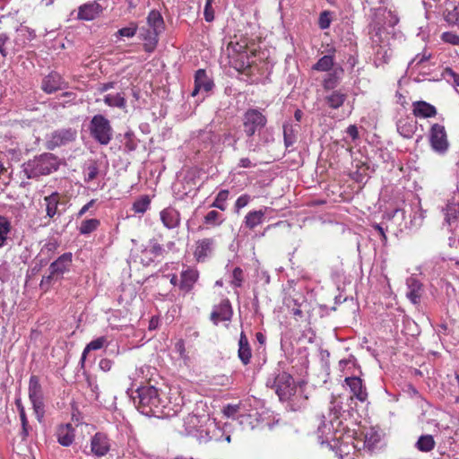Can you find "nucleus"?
<instances>
[{
	"mask_svg": "<svg viewBox=\"0 0 459 459\" xmlns=\"http://www.w3.org/2000/svg\"><path fill=\"white\" fill-rule=\"evenodd\" d=\"M273 388L281 401H287L295 394L297 387L292 376L281 372L274 378Z\"/></svg>",
	"mask_w": 459,
	"mask_h": 459,
	"instance_id": "obj_6",
	"label": "nucleus"
},
{
	"mask_svg": "<svg viewBox=\"0 0 459 459\" xmlns=\"http://www.w3.org/2000/svg\"><path fill=\"white\" fill-rule=\"evenodd\" d=\"M339 72L334 70L327 74L323 81V87L325 90L334 89L339 83Z\"/></svg>",
	"mask_w": 459,
	"mask_h": 459,
	"instance_id": "obj_41",
	"label": "nucleus"
},
{
	"mask_svg": "<svg viewBox=\"0 0 459 459\" xmlns=\"http://www.w3.org/2000/svg\"><path fill=\"white\" fill-rule=\"evenodd\" d=\"M138 30V26L135 22H131L128 27L119 29L117 32L120 37L132 38L134 37Z\"/></svg>",
	"mask_w": 459,
	"mask_h": 459,
	"instance_id": "obj_44",
	"label": "nucleus"
},
{
	"mask_svg": "<svg viewBox=\"0 0 459 459\" xmlns=\"http://www.w3.org/2000/svg\"><path fill=\"white\" fill-rule=\"evenodd\" d=\"M224 218L221 213L215 210H212L206 213L204 217V223L207 226L206 228H214L222 224Z\"/></svg>",
	"mask_w": 459,
	"mask_h": 459,
	"instance_id": "obj_32",
	"label": "nucleus"
},
{
	"mask_svg": "<svg viewBox=\"0 0 459 459\" xmlns=\"http://www.w3.org/2000/svg\"><path fill=\"white\" fill-rule=\"evenodd\" d=\"M372 228H373L376 231H377V232H378V234L381 236L382 241H383V242H386V240H387V237H386V235H385V230H384V228H383L381 225L377 224V223H374V224H372Z\"/></svg>",
	"mask_w": 459,
	"mask_h": 459,
	"instance_id": "obj_57",
	"label": "nucleus"
},
{
	"mask_svg": "<svg viewBox=\"0 0 459 459\" xmlns=\"http://www.w3.org/2000/svg\"><path fill=\"white\" fill-rule=\"evenodd\" d=\"M333 56L325 55L319 58V60L312 66V69L319 72H329L333 68Z\"/></svg>",
	"mask_w": 459,
	"mask_h": 459,
	"instance_id": "obj_36",
	"label": "nucleus"
},
{
	"mask_svg": "<svg viewBox=\"0 0 459 459\" xmlns=\"http://www.w3.org/2000/svg\"><path fill=\"white\" fill-rule=\"evenodd\" d=\"M377 54H378V55H379V54H381V51L379 50V51L377 52ZM391 56H392V53H391V52H389V50H388V49H384V50H383V53H382V59H383V62H384L385 64H387V63L390 61Z\"/></svg>",
	"mask_w": 459,
	"mask_h": 459,
	"instance_id": "obj_60",
	"label": "nucleus"
},
{
	"mask_svg": "<svg viewBox=\"0 0 459 459\" xmlns=\"http://www.w3.org/2000/svg\"><path fill=\"white\" fill-rule=\"evenodd\" d=\"M160 218L163 226L169 230L178 228L180 225V212L174 207L169 206L160 212Z\"/></svg>",
	"mask_w": 459,
	"mask_h": 459,
	"instance_id": "obj_13",
	"label": "nucleus"
},
{
	"mask_svg": "<svg viewBox=\"0 0 459 459\" xmlns=\"http://www.w3.org/2000/svg\"><path fill=\"white\" fill-rule=\"evenodd\" d=\"M138 410L147 416L160 417L166 407L164 394L152 385L141 386L137 390Z\"/></svg>",
	"mask_w": 459,
	"mask_h": 459,
	"instance_id": "obj_1",
	"label": "nucleus"
},
{
	"mask_svg": "<svg viewBox=\"0 0 459 459\" xmlns=\"http://www.w3.org/2000/svg\"><path fill=\"white\" fill-rule=\"evenodd\" d=\"M8 39H9V38L6 34L0 33V48H4Z\"/></svg>",
	"mask_w": 459,
	"mask_h": 459,
	"instance_id": "obj_62",
	"label": "nucleus"
},
{
	"mask_svg": "<svg viewBox=\"0 0 459 459\" xmlns=\"http://www.w3.org/2000/svg\"><path fill=\"white\" fill-rule=\"evenodd\" d=\"M266 124V117L256 108H248L243 115V130L248 137L260 132Z\"/></svg>",
	"mask_w": 459,
	"mask_h": 459,
	"instance_id": "obj_4",
	"label": "nucleus"
},
{
	"mask_svg": "<svg viewBox=\"0 0 459 459\" xmlns=\"http://www.w3.org/2000/svg\"><path fill=\"white\" fill-rule=\"evenodd\" d=\"M108 343V339L105 336H100L95 340H92L90 342L86 347L84 348L82 358H81V363L83 364L87 355L91 351H97L102 349L106 344Z\"/></svg>",
	"mask_w": 459,
	"mask_h": 459,
	"instance_id": "obj_29",
	"label": "nucleus"
},
{
	"mask_svg": "<svg viewBox=\"0 0 459 459\" xmlns=\"http://www.w3.org/2000/svg\"><path fill=\"white\" fill-rule=\"evenodd\" d=\"M332 22V12L325 10L320 13L318 18V26L321 30H326Z\"/></svg>",
	"mask_w": 459,
	"mask_h": 459,
	"instance_id": "obj_42",
	"label": "nucleus"
},
{
	"mask_svg": "<svg viewBox=\"0 0 459 459\" xmlns=\"http://www.w3.org/2000/svg\"><path fill=\"white\" fill-rule=\"evenodd\" d=\"M89 130L91 135L101 145H107L112 139V126L103 115H95L91 118Z\"/></svg>",
	"mask_w": 459,
	"mask_h": 459,
	"instance_id": "obj_3",
	"label": "nucleus"
},
{
	"mask_svg": "<svg viewBox=\"0 0 459 459\" xmlns=\"http://www.w3.org/2000/svg\"><path fill=\"white\" fill-rule=\"evenodd\" d=\"M243 281H244L243 270L240 267L234 268V270L232 272L231 284L236 288H239L242 286Z\"/></svg>",
	"mask_w": 459,
	"mask_h": 459,
	"instance_id": "obj_45",
	"label": "nucleus"
},
{
	"mask_svg": "<svg viewBox=\"0 0 459 459\" xmlns=\"http://www.w3.org/2000/svg\"><path fill=\"white\" fill-rule=\"evenodd\" d=\"M233 310L229 299H222L221 301L213 307L210 315L211 321L217 325L221 321H230Z\"/></svg>",
	"mask_w": 459,
	"mask_h": 459,
	"instance_id": "obj_10",
	"label": "nucleus"
},
{
	"mask_svg": "<svg viewBox=\"0 0 459 459\" xmlns=\"http://www.w3.org/2000/svg\"><path fill=\"white\" fill-rule=\"evenodd\" d=\"M63 84L64 80L62 76L56 72H51L43 78L41 90L48 94H51L60 90Z\"/></svg>",
	"mask_w": 459,
	"mask_h": 459,
	"instance_id": "obj_15",
	"label": "nucleus"
},
{
	"mask_svg": "<svg viewBox=\"0 0 459 459\" xmlns=\"http://www.w3.org/2000/svg\"><path fill=\"white\" fill-rule=\"evenodd\" d=\"M345 383L350 387L353 396L360 402H365L368 398L366 387L362 384V380L358 377H350L345 378Z\"/></svg>",
	"mask_w": 459,
	"mask_h": 459,
	"instance_id": "obj_17",
	"label": "nucleus"
},
{
	"mask_svg": "<svg viewBox=\"0 0 459 459\" xmlns=\"http://www.w3.org/2000/svg\"><path fill=\"white\" fill-rule=\"evenodd\" d=\"M347 134L353 139L356 140L359 137V131L356 126L351 125L347 128Z\"/></svg>",
	"mask_w": 459,
	"mask_h": 459,
	"instance_id": "obj_58",
	"label": "nucleus"
},
{
	"mask_svg": "<svg viewBox=\"0 0 459 459\" xmlns=\"http://www.w3.org/2000/svg\"><path fill=\"white\" fill-rule=\"evenodd\" d=\"M250 201L251 196L247 194H244L238 196L234 204L235 212L238 213L242 208L246 207L249 204Z\"/></svg>",
	"mask_w": 459,
	"mask_h": 459,
	"instance_id": "obj_46",
	"label": "nucleus"
},
{
	"mask_svg": "<svg viewBox=\"0 0 459 459\" xmlns=\"http://www.w3.org/2000/svg\"><path fill=\"white\" fill-rule=\"evenodd\" d=\"M303 297L299 293H296L294 296H290L286 299V305L296 320L302 319L304 317L303 310L301 309Z\"/></svg>",
	"mask_w": 459,
	"mask_h": 459,
	"instance_id": "obj_23",
	"label": "nucleus"
},
{
	"mask_svg": "<svg viewBox=\"0 0 459 459\" xmlns=\"http://www.w3.org/2000/svg\"><path fill=\"white\" fill-rule=\"evenodd\" d=\"M100 12V5L97 3L85 4L79 7L78 18L84 21H91Z\"/></svg>",
	"mask_w": 459,
	"mask_h": 459,
	"instance_id": "obj_27",
	"label": "nucleus"
},
{
	"mask_svg": "<svg viewBox=\"0 0 459 459\" xmlns=\"http://www.w3.org/2000/svg\"><path fill=\"white\" fill-rule=\"evenodd\" d=\"M283 137H284V143H285L286 147H290L295 143L296 136H295L294 130L291 126H289V125L283 126Z\"/></svg>",
	"mask_w": 459,
	"mask_h": 459,
	"instance_id": "obj_43",
	"label": "nucleus"
},
{
	"mask_svg": "<svg viewBox=\"0 0 459 459\" xmlns=\"http://www.w3.org/2000/svg\"><path fill=\"white\" fill-rule=\"evenodd\" d=\"M442 75L447 80H453V83L459 87V74L455 73L452 68L446 67L442 73ZM459 92V89H458Z\"/></svg>",
	"mask_w": 459,
	"mask_h": 459,
	"instance_id": "obj_51",
	"label": "nucleus"
},
{
	"mask_svg": "<svg viewBox=\"0 0 459 459\" xmlns=\"http://www.w3.org/2000/svg\"><path fill=\"white\" fill-rule=\"evenodd\" d=\"M213 0H205L204 15L206 22H211L214 20V10L212 8Z\"/></svg>",
	"mask_w": 459,
	"mask_h": 459,
	"instance_id": "obj_50",
	"label": "nucleus"
},
{
	"mask_svg": "<svg viewBox=\"0 0 459 459\" xmlns=\"http://www.w3.org/2000/svg\"><path fill=\"white\" fill-rule=\"evenodd\" d=\"M150 252L155 256H160L165 253V249L161 244L153 242L151 246Z\"/></svg>",
	"mask_w": 459,
	"mask_h": 459,
	"instance_id": "obj_55",
	"label": "nucleus"
},
{
	"mask_svg": "<svg viewBox=\"0 0 459 459\" xmlns=\"http://www.w3.org/2000/svg\"><path fill=\"white\" fill-rule=\"evenodd\" d=\"M411 107L412 115L418 118H431L437 114V108L425 100L413 101Z\"/></svg>",
	"mask_w": 459,
	"mask_h": 459,
	"instance_id": "obj_14",
	"label": "nucleus"
},
{
	"mask_svg": "<svg viewBox=\"0 0 459 459\" xmlns=\"http://www.w3.org/2000/svg\"><path fill=\"white\" fill-rule=\"evenodd\" d=\"M445 20L451 25L459 26V2L454 4L451 9H446Z\"/></svg>",
	"mask_w": 459,
	"mask_h": 459,
	"instance_id": "obj_38",
	"label": "nucleus"
},
{
	"mask_svg": "<svg viewBox=\"0 0 459 459\" xmlns=\"http://www.w3.org/2000/svg\"><path fill=\"white\" fill-rule=\"evenodd\" d=\"M347 95L341 91H333L330 95L326 96L325 100L330 108H339L346 100Z\"/></svg>",
	"mask_w": 459,
	"mask_h": 459,
	"instance_id": "obj_31",
	"label": "nucleus"
},
{
	"mask_svg": "<svg viewBox=\"0 0 459 459\" xmlns=\"http://www.w3.org/2000/svg\"><path fill=\"white\" fill-rule=\"evenodd\" d=\"M407 284L408 291L406 293V297L411 300L412 304H419L420 302L423 292L422 284L413 278L410 279Z\"/></svg>",
	"mask_w": 459,
	"mask_h": 459,
	"instance_id": "obj_22",
	"label": "nucleus"
},
{
	"mask_svg": "<svg viewBox=\"0 0 459 459\" xmlns=\"http://www.w3.org/2000/svg\"><path fill=\"white\" fill-rule=\"evenodd\" d=\"M59 167L57 158L49 152L43 153L24 164V173L28 178L48 175Z\"/></svg>",
	"mask_w": 459,
	"mask_h": 459,
	"instance_id": "obj_2",
	"label": "nucleus"
},
{
	"mask_svg": "<svg viewBox=\"0 0 459 459\" xmlns=\"http://www.w3.org/2000/svg\"><path fill=\"white\" fill-rule=\"evenodd\" d=\"M213 86L212 82L208 77L205 70L199 69L195 72V88L191 93L193 97L196 96L201 90L209 91Z\"/></svg>",
	"mask_w": 459,
	"mask_h": 459,
	"instance_id": "obj_16",
	"label": "nucleus"
},
{
	"mask_svg": "<svg viewBox=\"0 0 459 459\" xmlns=\"http://www.w3.org/2000/svg\"><path fill=\"white\" fill-rule=\"evenodd\" d=\"M95 200L91 199L90 202H88L86 204H84L78 212L77 217L81 218L95 204Z\"/></svg>",
	"mask_w": 459,
	"mask_h": 459,
	"instance_id": "obj_56",
	"label": "nucleus"
},
{
	"mask_svg": "<svg viewBox=\"0 0 459 459\" xmlns=\"http://www.w3.org/2000/svg\"><path fill=\"white\" fill-rule=\"evenodd\" d=\"M303 117V112L300 109H296L294 112L295 119L299 122Z\"/></svg>",
	"mask_w": 459,
	"mask_h": 459,
	"instance_id": "obj_64",
	"label": "nucleus"
},
{
	"mask_svg": "<svg viewBox=\"0 0 459 459\" xmlns=\"http://www.w3.org/2000/svg\"><path fill=\"white\" fill-rule=\"evenodd\" d=\"M238 356L243 365H248L252 358V350L248 339L244 332L240 333L238 340Z\"/></svg>",
	"mask_w": 459,
	"mask_h": 459,
	"instance_id": "obj_19",
	"label": "nucleus"
},
{
	"mask_svg": "<svg viewBox=\"0 0 459 459\" xmlns=\"http://www.w3.org/2000/svg\"><path fill=\"white\" fill-rule=\"evenodd\" d=\"M115 86V82H106V83H102L100 87H99V91L100 92H105L110 89H113Z\"/></svg>",
	"mask_w": 459,
	"mask_h": 459,
	"instance_id": "obj_59",
	"label": "nucleus"
},
{
	"mask_svg": "<svg viewBox=\"0 0 459 459\" xmlns=\"http://www.w3.org/2000/svg\"><path fill=\"white\" fill-rule=\"evenodd\" d=\"M169 282L174 286L178 285L179 281L177 274L173 273L170 275Z\"/></svg>",
	"mask_w": 459,
	"mask_h": 459,
	"instance_id": "obj_63",
	"label": "nucleus"
},
{
	"mask_svg": "<svg viewBox=\"0 0 459 459\" xmlns=\"http://www.w3.org/2000/svg\"><path fill=\"white\" fill-rule=\"evenodd\" d=\"M265 211L266 208H264V210L260 209L248 212L244 218L245 227L249 230H254L255 227L262 224L264 220Z\"/></svg>",
	"mask_w": 459,
	"mask_h": 459,
	"instance_id": "obj_24",
	"label": "nucleus"
},
{
	"mask_svg": "<svg viewBox=\"0 0 459 459\" xmlns=\"http://www.w3.org/2000/svg\"><path fill=\"white\" fill-rule=\"evenodd\" d=\"M199 280V271L194 267H186L180 273V280L178 283L179 290L187 294L195 288V283Z\"/></svg>",
	"mask_w": 459,
	"mask_h": 459,
	"instance_id": "obj_11",
	"label": "nucleus"
},
{
	"mask_svg": "<svg viewBox=\"0 0 459 459\" xmlns=\"http://www.w3.org/2000/svg\"><path fill=\"white\" fill-rule=\"evenodd\" d=\"M151 199L149 195H143L134 202L132 209L135 213H144L149 209Z\"/></svg>",
	"mask_w": 459,
	"mask_h": 459,
	"instance_id": "obj_39",
	"label": "nucleus"
},
{
	"mask_svg": "<svg viewBox=\"0 0 459 459\" xmlns=\"http://www.w3.org/2000/svg\"><path fill=\"white\" fill-rule=\"evenodd\" d=\"M15 405L17 407V410H18V412H19V416H20V420H21V422H22V439H25L28 437V435H29L30 425H29V421H28V419H27V416H26L25 409H24V406H23V404L22 403V399L21 398L15 399Z\"/></svg>",
	"mask_w": 459,
	"mask_h": 459,
	"instance_id": "obj_30",
	"label": "nucleus"
},
{
	"mask_svg": "<svg viewBox=\"0 0 459 459\" xmlns=\"http://www.w3.org/2000/svg\"><path fill=\"white\" fill-rule=\"evenodd\" d=\"M10 231L11 222L6 217L0 215V248L5 245Z\"/></svg>",
	"mask_w": 459,
	"mask_h": 459,
	"instance_id": "obj_37",
	"label": "nucleus"
},
{
	"mask_svg": "<svg viewBox=\"0 0 459 459\" xmlns=\"http://www.w3.org/2000/svg\"><path fill=\"white\" fill-rule=\"evenodd\" d=\"M229 194H230V192L227 189L221 190L217 194L212 204H211V207L217 208V209H220L221 211L224 212L226 210L225 202L227 201V199L229 197Z\"/></svg>",
	"mask_w": 459,
	"mask_h": 459,
	"instance_id": "obj_40",
	"label": "nucleus"
},
{
	"mask_svg": "<svg viewBox=\"0 0 459 459\" xmlns=\"http://www.w3.org/2000/svg\"><path fill=\"white\" fill-rule=\"evenodd\" d=\"M429 141L431 148L436 152L445 153L449 148L446 128L438 123H435L430 126Z\"/></svg>",
	"mask_w": 459,
	"mask_h": 459,
	"instance_id": "obj_8",
	"label": "nucleus"
},
{
	"mask_svg": "<svg viewBox=\"0 0 459 459\" xmlns=\"http://www.w3.org/2000/svg\"><path fill=\"white\" fill-rule=\"evenodd\" d=\"M28 394L36 415L38 418L42 417L44 414L43 391L39 377L36 375L30 377Z\"/></svg>",
	"mask_w": 459,
	"mask_h": 459,
	"instance_id": "obj_7",
	"label": "nucleus"
},
{
	"mask_svg": "<svg viewBox=\"0 0 459 459\" xmlns=\"http://www.w3.org/2000/svg\"><path fill=\"white\" fill-rule=\"evenodd\" d=\"M160 34V33L148 28L142 29L140 39L144 41L143 49L146 52L152 53L156 49Z\"/></svg>",
	"mask_w": 459,
	"mask_h": 459,
	"instance_id": "obj_18",
	"label": "nucleus"
},
{
	"mask_svg": "<svg viewBox=\"0 0 459 459\" xmlns=\"http://www.w3.org/2000/svg\"><path fill=\"white\" fill-rule=\"evenodd\" d=\"M72 264V254L65 253L49 265V274L43 276L40 281V287L48 289L51 281L55 279L61 278L68 270Z\"/></svg>",
	"mask_w": 459,
	"mask_h": 459,
	"instance_id": "obj_5",
	"label": "nucleus"
},
{
	"mask_svg": "<svg viewBox=\"0 0 459 459\" xmlns=\"http://www.w3.org/2000/svg\"><path fill=\"white\" fill-rule=\"evenodd\" d=\"M431 58V54L426 51L416 55L411 63H415L417 66H420L423 63L429 61Z\"/></svg>",
	"mask_w": 459,
	"mask_h": 459,
	"instance_id": "obj_53",
	"label": "nucleus"
},
{
	"mask_svg": "<svg viewBox=\"0 0 459 459\" xmlns=\"http://www.w3.org/2000/svg\"><path fill=\"white\" fill-rule=\"evenodd\" d=\"M175 349L177 352L179 354L180 358L184 360L185 364L187 365L189 361V357L186 353L184 341L178 340L175 344Z\"/></svg>",
	"mask_w": 459,
	"mask_h": 459,
	"instance_id": "obj_49",
	"label": "nucleus"
},
{
	"mask_svg": "<svg viewBox=\"0 0 459 459\" xmlns=\"http://www.w3.org/2000/svg\"><path fill=\"white\" fill-rule=\"evenodd\" d=\"M61 202V195L58 192H53L51 195L44 197L47 216L50 219L58 213V205Z\"/></svg>",
	"mask_w": 459,
	"mask_h": 459,
	"instance_id": "obj_25",
	"label": "nucleus"
},
{
	"mask_svg": "<svg viewBox=\"0 0 459 459\" xmlns=\"http://www.w3.org/2000/svg\"><path fill=\"white\" fill-rule=\"evenodd\" d=\"M394 218H398L401 221L405 219V212L403 209L395 208L391 212H387L384 214V219L386 221H392Z\"/></svg>",
	"mask_w": 459,
	"mask_h": 459,
	"instance_id": "obj_47",
	"label": "nucleus"
},
{
	"mask_svg": "<svg viewBox=\"0 0 459 459\" xmlns=\"http://www.w3.org/2000/svg\"><path fill=\"white\" fill-rule=\"evenodd\" d=\"M239 166L241 168H251L253 164L248 158H241L239 160Z\"/></svg>",
	"mask_w": 459,
	"mask_h": 459,
	"instance_id": "obj_61",
	"label": "nucleus"
},
{
	"mask_svg": "<svg viewBox=\"0 0 459 459\" xmlns=\"http://www.w3.org/2000/svg\"><path fill=\"white\" fill-rule=\"evenodd\" d=\"M436 442L431 435H422L419 437L416 447L421 452H430L434 449Z\"/></svg>",
	"mask_w": 459,
	"mask_h": 459,
	"instance_id": "obj_35",
	"label": "nucleus"
},
{
	"mask_svg": "<svg viewBox=\"0 0 459 459\" xmlns=\"http://www.w3.org/2000/svg\"><path fill=\"white\" fill-rule=\"evenodd\" d=\"M444 220L448 227L455 228L459 220V204L455 203L447 204L443 209Z\"/></svg>",
	"mask_w": 459,
	"mask_h": 459,
	"instance_id": "obj_21",
	"label": "nucleus"
},
{
	"mask_svg": "<svg viewBox=\"0 0 459 459\" xmlns=\"http://www.w3.org/2000/svg\"><path fill=\"white\" fill-rule=\"evenodd\" d=\"M240 409V404H228L223 409V413L228 418L234 417Z\"/></svg>",
	"mask_w": 459,
	"mask_h": 459,
	"instance_id": "obj_54",
	"label": "nucleus"
},
{
	"mask_svg": "<svg viewBox=\"0 0 459 459\" xmlns=\"http://www.w3.org/2000/svg\"><path fill=\"white\" fill-rule=\"evenodd\" d=\"M214 250V238L206 237L195 242L193 255L197 263H204L213 255Z\"/></svg>",
	"mask_w": 459,
	"mask_h": 459,
	"instance_id": "obj_9",
	"label": "nucleus"
},
{
	"mask_svg": "<svg viewBox=\"0 0 459 459\" xmlns=\"http://www.w3.org/2000/svg\"><path fill=\"white\" fill-rule=\"evenodd\" d=\"M74 440V429L68 423L62 425L57 429V441L61 446H69Z\"/></svg>",
	"mask_w": 459,
	"mask_h": 459,
	"instance_id": "obj_26",
	"label": "nucleus"
},
{
	"mask_svg": "<svg viewBox=\"0 0 459 459\" xmlns=\"http://www.w3.org/2000/svg\"><path fill=\"white\" fill-rule=\"evenodd\" d=\"M100 226V221L99 219H87L81 222L78 230L81 235H89L97 230Z\"/></svg>",
	"mask_w": 459,
	"mask_h": 459,
	"instance_id": "obj_34",
	"label": "nucleus"
},
{
	"mask_svg": "<svg viewBox=\"0 0 459 459\" xmlns=\"http://www.w3.org/2000/svg\"><path fill=\"white\" fill-rule=\"evenodd\" d=\"M86 170H87V176L85 178L86 182L92 181L93 179H95L97 178V176L99 174V167L95 161L91 163L87 167Z\"/></svg>",
	"mask_w": 459,
	"mask_h": 459,
	"instance_id": "obj_52",
	"label": "nucleus"
},
{
	"mask_svg": "<svg viewBox=\"0 0 459 459\" xmlns=\"http://www.w3.org/2000/svg\"><path fill=\"white\" fill-rule=\"evenodd\" d=\"M441 39L453 46H459V35L452 31H446L442 33Z\"/></svg>",
	"mask_w": 459,
	"mask_h": 459,
	"instance_id": "obj_48",
	"label": "nucleus"
},
{
	"mask_svg": "<svg viewBox=\"0 0 459 459\" xmlns=\"http://www.w3.org/2000/svg\"><path fill=\"white\" fill-rule=\"evenodd\" d=\"M147 23L151 30L161 33L165 29V23L160 13L156 10H152L147 16Z\"/></svg>",
	"mask_w": 459,
	"mask_h": 459,
	"instance_id": "obj_28",
	"label": "nucleus"
},
{
	"mask_svg": "<svg viewBox=\"0 0 459 459\" xmlns=\"http://www.w3.org/2000/svg\"><path fill=\"white\" fill-rule=\"evenodd\" d=\"M397 132L403 137L410 139L413 136L417 130V123L412 118L406 117L398 120Z\"/></svg>",
	"mask_w": 459,
	"mask_h": 459,
	"instance_id": "obj_20",
	"label": "nucleus"
},
{
	"mask_svg": "<svg viewBox=\"0 0 459 459\" xmlns=\"http://www.w3.org/2000/svg\"><path fill=\"white\" fill-rule=\"evenodd\" d=\"M104 102L108 107H116L125 108L126 107V100L124 93H117L116 95L107 94L104 97Z\"/></svg>",
	"mask_w": 459,
	"mask_h": 459,
	"instance_id": "obj_33",
	"label": "nucleus"
},
{
	"mask_svg": "<svg viewBox=\"0 0 459 459\" xmlns=\"http://www.w3.org/2000/svg\"><path fill=\"white\" fill-rule=\"evenodd\" d=\"M111 444L108 436L102 432H97L91 439V453L101 457L106 455L110 450Z\"/></svg>",
	"mask_w": 459,
	"mask_h": 459,
	"instance_id": "obj_12",
	"label": "nucleus"
}]
</instances>
